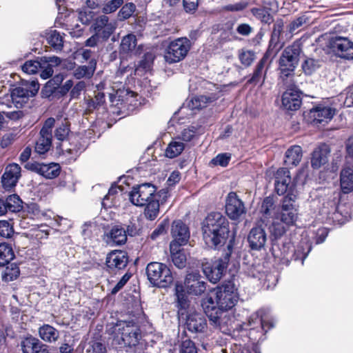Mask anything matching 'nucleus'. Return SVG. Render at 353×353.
I'll return each instance as SVG.
<instances>
[{"instance_id":"obj_56","label":"nucleus","mask_w":353,"mask_h":353,"mask_svg":"<svg viewBox=\"0 0 353 353\" xmlns=\"http://www.w3.org/2000/svg\"><path fill=\"white\" fill-rule=\"evenodd\" d=\"M86 351L88 353H107L105 345L97 341L90 342Z\"/></svg>"},{"instance_id":"obj_60","label":"nucleus","mask_w":353,"mask_h":353,"mask_svg":"<svg viewBox=\"0 0 353 353\" xmlns=\"http://www.w3.org/2000/svg\"><path fill=\"white\" fill-rule=\"evenodd\" d=\"M131 277V274L125 273L117 283V285L112 288V294H117L123 287L126 284Z\"/></svg>"},{"instance_id":"obj_35","label":"nucleus","mask_w":353,"mask_h":353,"mask_svg":"<svg viewBox=\"0 0 353 353\" xmlns=\"http://www.w3.org/2000/svg\"><path fill=\"white\" fill-rule=\"evenodd\" d=\"M170 250L173 263L178 268H183L185 266L186 256L180 250V246L175 243H170Z\"/></svg>"},{"instance_id":"obj_51","label":"nucleus","mask_w":353,"mask_h":353,"mask_svg":"<svg viewBox=\"0 0 353 353\" xmlns=\"http://www.w3.org/2000/svg\"><path fill=\"white\" fill-rule=\"evenodd\" d=\"M14 233L12 223L11 221H0V235L9 238Z\"/></svg>"},{"instance_id":"obj_6","label":"nucleus","mask_w":353,"mask_h":353,"mask_svg":"<svg viewBox=\"0 0 353 353\" xmlns=\"http://www.w3.org/2000/svg\"><path fill=\"white\" fill-rule=\"evenodd\" d=\"M192 47L187 37H179L170 41L164 51V60L169 64L183 60Z\"/></svg>"},{"instance_id":"obj_43","label":"nucleus","mask_w":353,"mask_h":353,"mask_svg":"<svg viewBox=\"0 0 353 353\" xmlns=\"http://www.w3.org/2000/svg\"><path fill=\"white\" fill-rule=\"evenodd\" d=\"M4 201L7 211L17 212L23 208V201L17 194L8 196Z\"/></svg>"},{"instance_id":"obj_55","label":"nucleus","mask_w":353,"mask_h":353,"mask_svg":"<svg viewBox=\"0 0 353 353\" xmlns=\"http://www.w3.org/2000/svg\"><path fill=\"white\" fill-rule=\"evenodd\" d=\"M319 67V62L313 59H306L302 65V68L307 74H311Z\"/></svg>"},{"instance_id":"obj_14","label":"nucleus","mask_w":353,"mask_h":353,"mask_svg":"<svg viewBox=\"0 0 353 353\" xmlns=\"http://www.w3.org/2000/svg\"><path fill=\"white\" fill-rule=\"evenodd\" d=\"M25 168L37 173L46 179H54L60 173V166L57 163L45 164L39 162H28Z\"/></svg>"},{"instance_id":"obj_58","label":"nucleus","mask_w":353,"mask_h":353,"mask_svg":"<svg viewBox=\"0 0 353 353\" xmlns=\"http://www.w3.org/2000/svg\"><path fill=\"white\" fill-rule=\"evenodd\" d=\"M55 123L54 118H48L44 123L41 131L40 134H46L47 136H52V129Z\"/></svg>"},{"instance_id":"obj_49","label":"nucleus","mask_w":353,"mask_h":353,"mask_svg":"<svg viewBox=\"0 0 353 353\" xmlns=\"http://www.w3.org/2000/svg\"><path fill=\"white\" fill-rule=\"evenodd\" d=\"M123 3V0H110L103 5L102 12L105 14L114 12Z\"/></svg>"},{"instance_id":"obj_12","label":"nucleus","mask_w":353,"mask_h":353,"mask_svg":"<svg viewBox=\"0 0 353 353\" xmlns=\"http://www.w3.org/2000/svg\"><path fill=\"white\" fill-rule=\"evenodd\" d=\"M330 47L336 57L347 60L353 59V42L348 38L335 37L330 40Z\"/></svg>"},{"instance_id":"obj_26","label":"nucleus","mask_w":353,"mask_h":353,"mask_svg":"<svg viewBox=\"0 0 353 353\" xmlns=\"http://www.w3.org/2000/svg\"><path fill=\"white\" fill-rule=\"evenodd\" d=\"M274 177L276 192L280 195L285 194L291 181L290 171L285 168H281L276 172Z\"/></svg>"},{"instance_id":"obj_64","label":"nucleus","mask_w":353,"mask_h":353,"mask_svg":"<svg viewBox=\"0 0 353 353\" xmlns=\"http://www.w3.org/2000/svg\"><path fill=\"white\" fill-rule=\"evenodd\" d=\"M92 17V12L90 11H80L78 14V18L83 24H88Z\"/></svg>"},{"instance_id":"obj_18","label":"nucleus","mask_w":353,"mask_h":353,"mask_svg":"<svg viewBox=\"0 0 353 353\" xmlns=\"http://www.w3.org/2000/svg\"><path fill=\"white\" fill-rule=\"evenodd\" d=\"M185 287L189 294L200 295L206 289V283L201 280V276L198 272H192L186 275Z\"/></svg>"},{"instance_id":"obj_53","label":"nucleus","mask_w":353,"mask_h":353,"mask_svg":"<svg viewBox=\"0 0 353 353\" xmlns=\"http://www.w3.org/2000/svg\"><path fill=\"white\" fill-rule=\"evenodd\" d=\"M70 132L69 125L67 121L59 125L54 132V137L59 141L65 140Z\"/></svg>"},{"instance_id":"obj_44","label":"nucleus","mask_w":353,"mask_h":353,"mask_svg":"<svg viewBox=\"0 0 353 353\" xmlns=\"http://www.w3.org/2000/svg\"><path fill=\"white\" fill-rule=\"evenodd\" d=\"M51 145L52 136L40 134V137L36 143L35 152L40 154H45L50 150Z\"/></svg>"},{"instance_id":"obj_40","label":"nucleus","mask_w":353,"mask_h":353,"mask_svg":"<svg viewBox=\"0 0 353 353\" xmlns=\"http://www.w3.org/2000/svg\"><path fill=\"white\" fill-rule=\"evenodd\" d=\"M283 26L284 23L282 19H278L274 24L268 50L267 51L269 54H270L271 51L278 44L280 35L283 32Z\"/></svg>"},{"instance_id":"obj_54","label":"nucleus","mask_w":353,"mask_h":353,"mask_svg":"<svg viewBox=\"0 0 353 353\" xmlns=\"http://www.w3.org/2000/svg\"><path fill=\"white\" fill-rule=\"evenodd\" d=\"M195 134L196 128L191 127L184 129L176 138L180 141L189 142L195 137Z\"/></svg>"},{"instance_id":"obj_36","label":"nucleus","mask_w":353,"mask_h":353,"mask_svg":"<svg viewBox=\"0 0 353 353\" xmlns=\"http://www.w3.org/2000/svg\"><path fill=\"white\" fill-rule=\"evenodd\" d=\"M302 148L299 145L290 147L285 152V163L288 165H296L302 159Z\"/></svg>"},{"instance_id":"obj_13","label":"nucleus","mask_w":353,"mask_h":353,"mask_svg":"<svg viewBox=\"0 0 353 353\" xmlns=\"http://www.w3.org/2000/svg\"><path fill=\"white\" fill-rule=\"evenodd\" d=\"M225 212L227 215L233 220L238 219L246 212L243 202L234 192H230L227 196Z\"/></svg>"},{"instance_id":"obj_10","label":"nucleus","mask_w":353,"mask_h":353,"mask_svg":"<svg viewBox=\"0 0 353 353\" xmlns=\"http://www.w3.org/2000/svg\"><path fill=\"white\" fill-rule=\"evenodd\" d=\"M117 337H120L125 345L132 347L138 344L141 332L138 326L132 322L120 321L115 327Z\"/></svg>"},{"instance_id":"obj_2","label":"nucleus","mask_w":353,"mask_h":353,"mask_svg":"<svg viewBox=\"0 0 353 353\" xmlns=\"http://www.w3.org/2000/svg\"><path fill=\"white\" fill-rule=\"evenodd\" d=\"M202 232L205 244L210 248H218L229 237V222L220 212H211L202 223Z\"/></svg>"},{"instance_id":"obj_45","label":"nucleus","mask_w":353,"mask_h":353,"mask_svg":"<svg viewBox=\"0 0 353 353\" xmlns=\"http://www.w3.org/2000/svg\"><path fill=\"white\" fill-rule=\"evenodd\" d=\"M20 274L19 267L15 263L7 266L1 272L2 280L5 282H10L15 280Z\"/></svg>"},{"instance_id":"obj_16","label":"nucleus","mask_w":353,"mask_h":353,"mask_svg":"<svg viewBox=\"0 0 353 353\" xmlns=\"http://www.w3.org/2000/svg\"><path fill=\"white\" fill-rule=\"evenodd\" d=\"M92 28L103 40H107L114 32L116 23L109 21V18L103 14L95 19Z\"/></svg>"},{"instance_id":"obj_32","label":"nucleus","mask_w":353,"mask_h":353,"mask_svg":"<svg viewBox=\"0 0 353 353\" xmlns=\"http://www.w3.org/2000/svg\"><path fill=\"white\" fill-rule=\"evenodd\" d=\"M38 332L39 337L47 343H55L59 338V332L49 324L39 327Z\"/></svg>"},{"instance_id":"obj_11","label":"nucleus","mask_w":353,"mask_h":353,"mask_svg":"<svg viewBox=\"0 0 353 353\" xmlns=\"http://www.w3.org/2000/svg\"><path fill=\"white\" fill-rule=\"evenodd\" d=\"M201 306L210 321L216 326L220 325L224 312H221L220 307L218 306L217 299L214 296V290L203 299Z\"/></svg>"},{"instance_id":"obj_41","label":"nucleus","mask_w":353,"mask_h":353,"mask_svg":"<svg viewBox=\"0 0 353 353\" xmlns=\"http://www.w3.org/2000/svg\"><path fill=\"white\" fill-rule=\"evenodd\" d=\"M48 43L55 50H61L63 46L62 36L56 30H50L46 33Z\"/></svg>"},{"instance_id":"obj_28","label":"nucleus","mask_w":353,"mask_h":353,"mask_svg":"<svg viewBox=\"0 0 353 353\" xmlns=\"http://www.w3.org/2000/svg\"><path fill=\"white\" fill-rule=\"evenodd\" d=\"M270 3H263L260 7H254L250 9V12L256 19L262 23L270 25L274 21V17L271 13L272 9L268 7Z\"/></svg>"},{"instance_id":"obj_39","label":"nucleus","mask_w":353,"mask_h":353,"mask_svg":"<svg viewBox=\"0 0 353 353\" xmlns=\"http://www.w3.org/2000/svg\"><path fill=\"white\" fill-rule=\"evenodd\" d=\"M184 149L185 144L175 138L167 146L165 151V157L170 159L176 157L182 153Z\"/></svg>"},{"instance_id":"obj_50","label":"nucleus","mask_w":353,"mask_h":353,"mask_svg":"<svg viewBox=\"0 0 353 353\" xmlns=\"http://www.w3.org/2000/svg\"><path fill=\"white\" fill-rule=\"evenodd\" d=\"M41 67V63L38 61L30 60L27 61L22 65V70L26 74H32L37 72L38 70Z\"/></svg>"},{"instance_id":"obj_4","label":"nucleus","mask_w":353,"mask_h":353,"mask_svg":"<svg viewBox=\"0 0 353 353\" xmlns=\"http://www.w3.org/2000/svg\"><path fill=\"white\" fill-rule=\"evenodd\" d=\"M301 52V46L299 41L294 42L282 52L279 60V70L280 78L283 81L294 75V70L299 64Z\"/></svg>"},{"instance_id":"obj_1","label":"nucleus","mask_w":353,"mask_h":353,"mask_svg":"<svg viewBox=\"0 0 353 353\" xmlns=\"http://www.w3.org/2000/svg\"><path fill=\"white\" fill-rule=\"evenodd\" d=\"M168 191L162 189L157 192L154 185L143 183L134 186L128 194L130 202L137 206H145L144 216L150 221L157 219L159 214L160 205L165 203L168 198Z\"/></svg>"},{"instance_id":"obj_31","label":"nucleus","mask_w":353,"mask_h":353,"mask_svg":"<svg viewBox=\"0 0 353 353\" xmlns=\"http://www.w3.org/2000/svg\"><path fill=\"white\" fill-rule=\"evenodd\" d=\"M269 55L270 54L268 52H266L263 57L261 59V60L257 63L251 78L248 81V83L256 85L261 81L263 77H265L266 70H264V68L269 59Z\"/></svg>"},{"instance_id":"obj_7","label":"nucleus","mask_w":353,"mask_h":353,"mask_svg":"<svg viewBox=\"0 0 353 353\" xmlns=\"http://www.w3.org/2000/svg\"><path fill=\"white\" fill-rule=\"evenodd\" d=\"M230 255L231 250L228 246V251L221 257L202 263L203 272L211 283H217L225 273Z\"/></svg>"},{"instance_id":"obj_33","label":"nucleus","mask_w":353,"mask_h":353,"mask_svg":"<svg viewBox=\"0 0 353 353\" xmlns=\"http://www.w3.org/2000/svg\"><path fill=\"white\" fill-rule=\"evenodd\" d=\"M340 185L343 193L347 194L353 190V170L346 168L341 170Z\"/></svg>"},{"instance_id":"obj_25","label":"nucleus","mask_w":353,"mask_h":353,"mask_svg":"<svg viewBox=\"0 0 353 353\" xmlns=\"http://www.w3.org/2000/svg\"><path fill=\"white\" fill-rule=\"evenodd\" d=\"M128 262L127 253L121 250L111 252L106 257V265L110 269H123Z\"/></svg>"},{"instance_id":"obj_63","label":"nucleus","mask_w":353,"mask_h":353,"mask_svg":"<svg viewBox=\"0 0 353 353\" xmlns=\"http://www.w3.org/2000/svg\"><path fill=\"white\" fill-rule=\"evenodd\" d=\"M85 83L84 81L78 82L71 90L70 95L72 98H77L79 96L81 92L85 88Z\"/></svg>"},{"instance_id":"obj_8","label":"nucleus","mask_w":353,"mask_h":353,"mask_svg":"<svg viewBox=\"0 0 353 353\" xmlns=\"http://www.w3.org/2000/svg\"><path fill=\"white\" fill-rule=\"evenodd\" d=\"M39 90V83L37 81H22L21 83L13 88L10 93L12 103L16 107H21L27 103L30 98L34 97Z\"/></svg>"},{"instance_id":"obj_19","label":"nucleus","mask_w":353,"mask_h":353,"mask_svg":"<svg viewBox=\"0 0 353 353\" xmlns=\"http://www.w3.org/2000/svg\"><path fill=\"white\" fill-rule=\"evenodd\" d=\"M336 113L334 108L330 106L319 104L310 110V117L315 124L327 123Z\"/></svg>"},{"instance_id":"obj_34","label":"nucleus","mask_w":353,"mask_h":353,"mask_svg":"<svg viewBox=\"0 0 353 353\" xmlns=\"http://www.w3.org/2000/svg\"><path fill=\"white\" fill-rule=\"evenodd\" d=\"M137 45V37L133 34H128L124 36L120 44V53L124 54H131L136 52Z\"/></svg>"},{"instance_id":"obj_61","label":"nucleus","mask_w":353,"mask_h":353,"mask_svg":"<svg viewBox=\"0 0 353 353\" xmlns=\"http://www.w3.org/2000/svg\"><path fill=\"white\" fill-rule=\"evenodd\" d=\"M199 5V0H183L184 9L187 12H194Z\"/></svg>"},{"instance_id":"obj_27","label":"nucleus","mask_w":353,"mask_h":353,"mask_svg":"<svg viewBox=\"0 0 353 353\" xmlns=\"http://www.w3.org/2000/svg\"><path fill=\"white\" fill-rule=\"evenodd\" d=\"M330 152L329 146L322 144L318 146L312 152L311 165L314 169H319L328 161Z\"/></svg>"},{"instance_id":"obj_52","label":"nucleus","mask_w":353,"mask_h":353,"mask_svg":"<svg viewBox=\"0 0 353 353\" xmlns=\"http://www.w3.org/2000/svg\"><path fill=\"white\" fill-rule=\"evenodd\" d=\"M180 353H198L195 343L190 339L182 341L179 345Z\"/></svg>"},{"instance_id":"obj_37","label":"nucleus","mask_w":353,"mask_h":353,"mask_svg":"<svg viewBox=\"0 0 353 353\" xmlns=\"http://www.w3.org/2000/svg\"><path fill=\"white\" fill-rule=\"evenodd\" d=\"M216 100V97L214 94L210 96L200 95L192 98L189 102L188 106L192 110H201Z\"/></svg>"},{"instance_id":"obj_9","label":"nucleus","mask_w":353,"mask_h":353,"mask_svg":"<svg viewBox=\"0 0 353 353\" xmlns=\"http://www.w3.org/2000/svg\"><path fill=\"white\" fill-rule=\"evenodd\" d=\"M218 306L221 312L232 309L238 301V295L234 284L228 281L214 289Z\"/></svg>"},{"instance_id":"obj_57","label":"nucleus","mask_w":353,"mask_h":353,"mask_svg":"<svg viewBox=\"0 0 353 353\" xmlns=\"http://www.w3.org/2000/svg\"><path fill=\"white\" fill-rule=\"evenodd\" d=\"M230 159V156L228 154H219L216 157L212 159L211 163L214 165H221L222 167H225L228 165L229 161Z\"/></svg>"},{"instance_id":"obj_42","label":"nucleus","mask_w":353,"mask_h":353,"mask_svg":"<svg viewBox=\"0 0 353 353\" xmlns=\"http://www.w3.org/2000/svg\"><path fill=\"white\" fill-rule=\"evenodd\" d=\"M14 257L12 247L6 243H0V266H4Z\"/></svg>"},{"instance_id":"obj_21","label":"nucleus","mask_w":353,"mask_h":353,"mask_svg":"<svg viewBox=\"0 0 353 353\" xmlns=\"http://www.w3.org/2000/svg\"><path fill=\"white\" fill-rule=\"evenodd\" d=\"M186 326L191 332L203 333L207 329V321L203 314L194 312L188 315Z\"/></svg>"},{"instance_id":"obj_46","label":"nucleus","mask_w":353,"mask_h":353,"mask_svg":"<svg viewBox=\"0 0 353 353\" xmlns=\"http://www.w3.org/2000/svg\"><path fill=\"white\" fill-rule=\"evenodd\" d=\"M175 295L178 307L181 309L185 308L188 305V296L181 284H176Z\"/></svg>"},{"instance_id":"obj_20","label":"nucleus","mask_w":353,"mask_h":353,"mask_svg":"<svg viewBox=\"0 0 353 353\" xmlns=\"http://www.w3.org/2000/svg\"><path fill=\"white\" fill-rule=\"evenodd\" d=\"M248 241L252 250H259L263 248L267 241L265 230L261 225L252 228L248 234Z\"/></svg>"},{"instance_id":"obj_3","label":"nucleus","mask_w":353,"mask_h":353,"mask_svg":"<svg viewBox=\"0 0 353 353\" xmlns=\"http://www.w3.org/2000/svg\"><path fill=\"white\" fill-rule=\"evenodd\" d=\"M296 195L288 194L281 201L279 211L269 227L270 232L275 238L282 236L290 227L296 225L299 219V205L296 203Z\"/></svg>"},{"instance_id":"obj_62","label":"nucleus","mask_w":353,"mask_h":353,"mask_svg":"<svg viewBox=\"0 0 353 353\" xmlns=\"http://www.w3.org/2000/svg\"><path fill=\"white\" fill-rule=\"evenodd\" d=\"M253 30V28L248 23H241L236 28V32L243 36L249 35Z\"/></svg>"},{"instance_id":"obj_22","label":"nucleus","mask_w":353,"mask_h":353,"mask_svg":"<svg viewBox=\"0 0 353 353\" xmlns=\"http://www.w3.org/2000/svg\"><path fill=\"white\" fill-rule=\"evenodd\" d=\"M171 233L174 238L171 243H175L179 246L185 244L190 238L188 227L180 220L172 223Z\"/></svg>"},{"instance_id":"obj_38","label":"nucleus","mask_w":353,"mask_h":353,"mask_svg":"<svg viewBox=\"0 0 353 353\" xmlns=\"http://www.w3.org/2000/svg\"><path fill=\"white\" fill-rule=\"evenodd\" d=\"M96 68V61L91 60L89 65H80L75 68L73 74L74 77L80 79L82 78L90 79L92 77Z\"/></svg>"},{"instance_id":"obj_48","label":"nucleus","mask_w":353,"mask_h":353,"mask_svg":"<svg viewBox=\"0 0 353 353\" xmlns=\"http://www.w3.org/2000/svg\"><path fill=\"white\" fill-rule=\"evenodd\" d=\"M136 6L133 3H128L122 6L118 12V17L121 20L130 18L134 12Z\"/></svg>"},{"instance_id":"obj_17","label":"nucleus","mask_w":353,"mask_h":353,"mask_svg":"<svg viewBox=\"0 0 353 353\" xmlns=\"http://www.w3.org/2000/svg\"><path fill=\"white\" fill-rule=\"evenodd\" d=\"M21 176V168L20 165L15 163L8 164L6 167L1 177L3 187L6 189L15 187Z\"/></svg>"},{"instance_id":"obj_29","label":"nucleus","mask_w":353,"mask_h":353,"mask_svg":"<svg viewBox=\"0 0 353 353\" xmlns=\"http://www.w3.org/2000/svg\"><path fill=\"white\" fill-rule=\"evenodd\" d=\"M20 346L23 353H39L41 348L46 347V345L42 344L38 339L29 335L21 339Z\"/></svg>"},{"instance_id":"obj_5","label":"nucleus","mask_w":353,"mask_h":353,"mask_svg":"<svg viewBox=\"0 0 353 353\" xmlns=\"http://www.w3.org/2000/svg\"><path fill=\"white\" fill-rule=\"evenodd\" d=\"M146 274L150 283L158 288H167L173 282L170 270L162 263H148L146 267Z\"/></svg>"},{"instance_id":"obj_59","label":"nucleus","mask_w":353,"mask_h":353,"mask_svg":"<svg viewBox=\"0 0 353 353\" xmlns=\"http://www.w3.org/2000/svg\"><path fill=\"white\" fill-rule=\"evenodd\" d=\"M274 208V200L272 197L268 196L264 199L262 205L261 212L265 215H270L271 210Z\"/></svg>"},{"instance_id":"obj_24","label":"nucleus","mask_w":353,"mask_h":353,"mask_svg":"<svg viewBox=\"0 0 353 353\" xmlns=\"http://www.w3.org/2000/svg\"><path fill=\"white\" fill-rule=\"evenodd\" d=\"M282 105L288 110H298L301 105V92L295 88L288 89L283 94Z\"/></svg>"},{"instance_id":"obj_47","label":"nucleus","mask_w":353,"mask_h":353,"mask_svg":"<svg viewBox=\"0 0 353 353\" xmlns=\"http://www.w3.org/2000/svg\"><path fill=\"white\" fill-rule=\"evenodd\" d=\"M239 59L242 65L249 67L256 59L255 53L250 50H241L239 52Z\"/></svg>"},{"instance_id":"obj_30","label":"nucleus","mask_w":353,"mask_h":353,"mask_svg":"<svg viewBox=\"0 0 353 353\" xmlns=\"http://www.w3.org/2000/svg\"><path fill=\"white\" fill-rule=\"evenodd\" d=\"M107 242L111 245H121L127 241L125 230L119 225L114 226L107 234Z\"/></svg>"},{"instance_id":"obj_15","label":"nucleus","mask_w":353,"mask_h":353,"mask_svg":"<svg viewBox=\"0 0 353 353\" xmlns=\"http://www.w3.org/2000/svg\"><path fill=\"white\" fill-rule=\"evenodd\" d=\"M305 248L301 243L296 249H294L293 246L290 243L284 244L281 250V258L287 261H289V259H294V261L301 260L303 265L304 260L311 250V245L305 243Z\"/></svg>"},{"instance_id":"obj_23","label":"nucleus","mask_w":353,"mask_h":353,"mask_svg":"<svg viewBox=\"0 0 353 353\" xmlns=\"http://www.w3.org/2000/svg\"><path fill=\"white\" fill-rule=\"evenodd\" d=\"M110 101L112 105L117 107L119 111L125 109L126 105L132 103L134 93L131 91L119 90L114 94H110Z\"/></svg>"}]
</instances>
